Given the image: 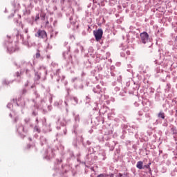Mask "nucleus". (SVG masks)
Segmentation results:
<instances>
[{
	"label": "nucleus",
	"instance_id": "a211bd4d",
	"mask_svg": "<svg viewBox=\"0 0 177 177\" xmlns=\"http://www.w3.org/2000/svg\"><path fill=\"white\" fill-rule=\"evenodd\" d=\"M147 165H149V167H150V165H151V162H149Z\"/></svg>",
	"mask_w": 177,
	"mask_h": 177
},
{
	"label": "nucleus",
	"instance_id": "9d476101",
	"mask_svg": "<svg viewBox=\"0 0 177 177\" xmlns=\"http://www.w3.org/2000/svg\"><path fill=\"white\" fill-rule=\"evenodd\" d=\"M143 168H147V169H149L150 170V166H149V165H146L143 167Z\"/></svg>",
	"mask_w": 177,
	"mask_h": 177
},
{
	"label": "nucleus",
	"instance_id": "f8f14e48",
	"mask_svg": "<svg viewBox=\"0 0 177 177\" xmlns=\"http://www.w3.org/2000/svg\"><path fill=\"white\" fill-rule=\"evenodd\" d=\"M35 20H39V15H37L35 17Z\"/></svg>",
	"mask_w": 177,
	"mask_h": 177
},
{
	"label": "nucleus",
	"instance_id": "0eeeda50",
	"mask_svg": "<svg viewBox=\"0 0 177 177\" xmlns=\"http://www.w3.org/2000/svg\"><path fill=\"white\" fill-rule=\"evenodd\" d=\"M41 57V53H39V50L36 53V59H39Z\"/></svg>",
	"mask_w": 177,
	"mask_h": 177
},
{
	"label": "nucleus",
	"instance_id": "6e6552de",
	"mask_svg": "<svg viewBox=\"0 0 177 177\" xmlns=\"http://www.w3.org/2000/svg\"><path fill=\"white\" fill-rule=\"evenodd\" d=\"M21 72H17L16 73V76L17 77H21Z\"/></svg>",
	"mask_w": 177,
	"mask_h": 177
},
{
	"label": "nucleus",
	"instance_id": "b1692460",
	"mask_svg": "<svg viewBox=\"0 0 177 177\" xmlns=\"http://www.w3.org/2000/svg\"><path fill=\"white\" fill-rule=\"evenodd\" d=\"M176 113H177V110H176Z\"/></svg>",
	"mask_w": 177,
	"mask_h": 177
},
{
	"label": "nucleus",
	"instance_id": "20e7f679",
	"mask_svg": "<svg viewBox=\"0 0 177 177\" xmlns=\"http://www.w3.org/2000/svg\"><path fill=\"white\" fill-rule=\"evenodd\" d=\"M94 93H100L102 92V88H100V86L97 85L93 88Z\"/></svg>",
	"mask_w": 177,
	"mask_h": 177
},
{
	"label": "nucleus",
	"instance_id": "f3484780",
	"mask_svg": "<svg viewBox=\"0 0 177 177\" xmlns=\"http://www.w3.org/2000/svg\"><path fill=\"white\" fill-rule=\"evenodd\" d=\"M29 72H30V70H28V69H26V74H28Z\"/></svg>",
	"mask_w": 177,
	"mask_h": 177
},
{
	"label": "nucleus",
	"instance_id": "dca6fc26",
	"mask_svg": "<svg viewBox=\"0 0 177 177\" xmlns=\"http://www.w3.org/2000/svg\"><path fill=\"white\" fill-rule=\"evenodd\" d=\"M74 100L76 102V103H78V99H77V97H74Z\"/></svg>",
	"mask_w": 177,
	"mask_h": 177
},
{
	"label": "nucleus",
	"instance_id": "6ab92c4d",
	"mask_svg": "<svg viewBox=\"0 0 177 177\" xmlns=\"http://www.w3.org/2000/svg\"><path fill=\"white\" fill-rule=\"evenodd\" d=\"M139 115H142V114L140 112H138Z\"/></svg>",
	"mask_w": 177,
	"mask_h": 177
},
{
	"label": "nucleus",
	"instance_id": "aec40b11",
	"mask_svg": "<svg viewBox=\"0 0 177 177\" xmlns=\"http://www.w3.org/2000/svg\"><path fill=\"white\" fill-rule=\"evenodd\" d=\"M91 171H93V168H91Z\"/></svg>",
	"mask_w": 177,
	"mask_h": 177
},
{
	"label": "nucleus",
	"instance_id": "39448f33",
	"mask_svg": "<svg viewBox=\"0 0 177 177\" xmlns=\"http://www.w3.org/2000/svg\"><path fill=\"white\" fill-rule=\"evenodd\" d=\"M136 167L138 169H144L145 167H143V162L141 160L138 161L136 164Z\"/></svg>",
	"mask_w": 177,
	"mask_h": 177
},
{
	"label": "nucleus",
	"instance_id": "f03ea898",
	"mask_svg": "<svg viewBox=\"0 0 177 177\" xmlns=\"http://www.w3.org/2000/svg\"><path fill=\"white\" fill-rule=\"evenodd\" d=\"M35 35L37 38H41L42 39H46V38H48V35L46 34V32L41 29L38 30Z\"/></svg>",
	"mask_w": 177,
	"mask_h": 177
},
{
	"label": "nucleus",
	"instance_id": "ddd939ff",
	"mask_svg": "<svg viewBox=\"0 0 177 177\" xmlns=\"http://www.w3.org/2000/svg\"><path fill=\"white\" fill-rule=\"evenodd\" d=\"M111 75L112 77H115V73H114V72H111Z\"/></svg>",
	"mask_w": 177,
	"mask_h": 177
},
{
	"label": "nucleus",
	"instance_id": "4be33fe9",
	"mask_svg": "<svg viewBox=\"0 0 177 177\" xmlns=\"http://www.w3.org/2000/svg\"><path fill=\"white\" fill-rule=\"evenodd\" d=\"M116 91H118V88H116Z\"/></svg>",
	"mask_w": 177,
	"mask_h": 177
},
{
	"label": "nucleus",
	"instance_id": "2eb2a0df",
	"mask_svg": "<svg viewBox=\"0 0 177 177\" xmlns=\"http://www.w3.org/2000/svg\"><path fill=\"white\" fill-rule=\"evenodd\" d=\"M126 53H127V55H131V52H129V50L126 51Z\"/></svg>",
	"mask_w": 177,
	"mask_h": 177
},
{
	"label": "nucleus",
	"instance_id": "4468645a",
	"mask_svg": "<svg viewBox=\"0 0 177 177\" xmlns=\"http://www.w3.org/2000/svg\"><path fill=\"white\" fill-rule=\"evenodd\" d=\"M42 20H45V15L41 16Z\"/></svg>",
	"mask_w": 177,
	"mask_h": 177
},
{
	"label": "nucleus",
	"instance_id": "f257e3e1",
	"mask_svg": "<svg viewBox=\"0 0 177 177\" xmlns=\"http://www.w3.org/2000/svg\"><path fill=\"white\" fill-rule=\"evenodd\" d=\"M149 33H147V32H143L142 33L140 34V42H141V44H144V45H145V44H149V42H150V38H149Z\"/></svg>",
	"mask_w": 177,
	"mask_h": 177
},
{
	"label": "nucleus",
	"instance_id": "423d86ee",
	"mask_svg": "<svg viewBox=\"0 0 177 177\" xmlns=\"http://www.w3.org/2000/svg\"><path fill=\"white\" fill-rule=\"evenodd\" d=\"M158 118H162V120H165V113L162 111H161L158 114Z\"/></svg>",
	"mask_w": 177,
	"mask_h": 177
},
{
	"label": "nucleus",
	"instance_id": "1a4fd4ad",
	"mask_svg": "<svg viewBox=\"0 0 177 177\" xmlns=\"http://www.w3.org/2000/svg\"><path fill=\"white\" fill-rule=\"evenodd\" d=\"M97 177H106V174H101L98 175Z\"/></svg>",
	"mask_w": 177,
	"mask_h": 177
},
{
	"label": "nucleus",
	"instance_id": "5701e85b",
	"mask_svg": "<svg viewBox=\"0 0 177 177\" xmlns=\"http://www.w3.org/2000/svg\"><path fill=\"white\" fill-rule=\"evenodd\" d=\"M116 91H118V88H116Z\"/></svg>",
	"mask_w": 177,
	"mask_h": 177
},
{
	"label": "nucleus",
	"instance_id": "7ed1b4c3",
	"mask_svg": "<svg viewBox=\"0 0 177 177\" xmlns=\"http://www.w3.org/2000/svg\"><path fill=\"white\" fill-rule=\"evenodd\" d=\"M96 41H100L103 37V30L98 29L97 31L93 32Z\"/></svg>",
	"mask_w": 177,
	"mask_h": 177
},
{
	"label": "nucleus",
	"instance_id": "412c9836",
	"mask_svg": "<svg viewBox=\"0 0 177 177\" xmlns=\"http://www.w3.org/2000/svg\"><path fill=\"white\" fill-rule=\"evenodd\" d=\"M176 41H177V36H176Z\"/></svg>",
	"mask_w": 177,
	"mask_h": 177
},
{
	"label": "nucleus",
	"instance_id": "9b49d317",
	"mask_svg": "<svg viewBox=\"0 0 177 177\" xmlns=\"http://www.w3.org/2000/svg\"><path fill=\"white\" fill-rule=\"evenodd\" d=\"M75 121L79 122L80 121V116L79 115L75 116Z\"/></svg>",
	"mask_w": 177,
	"mask_h": 177
}]
</instances>
